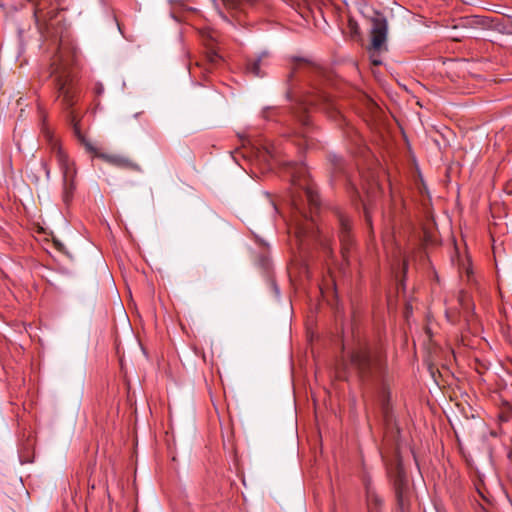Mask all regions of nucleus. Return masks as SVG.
<instances>
[{
	"instance_id": "f257e3e1",
	"label": "nucleus",
	"mask_w": 512,
	"mask_h": 512,
	"mask_svg": "<svg viewBox=\"0 0 512 512\" xmlns=\"http://www.w3.org/2000/svg\"><path fill=\"white\" fill-rule=\"evenodd\" d=\"M288 170L292 185L291 204L297 213L289 231L293 230L299 245L302 246L307 240L316 238L312 213L318 209L320 200L303 164L291 163Z\"/></svg>"
},
{
	"instance_id": "f03ea898",
	"label": "nucleus",
	"mask_w": 512,
	"mask_h": 512,
	"mask_svg": "<svg viewBox=\"0 0 512 512\" xmlns=\"http://www.w3.org/2000/svg\"><path fill=\"white\" fill-rule=\"evenodd\" d=\"M76 58L75 47L61 40L58 51L52 58L50 75L54 78L57 98L60 100L62 107L69 111V121L73 126L74 134L86 152L89 153L94 151L95 145L82 134L76 115L71 110L78 100V88L73 74Z\"/></svg>"
},
{
	"instance_id": "7ed1b4c3",
	"label": "nucleus",
	"mask_w": 512,
	"mask_h": 512,
	"mask_svg": "<svg viewBox=\"0 0 512 512\" xmlns=\"http://www.w3.org/2000/svg\"><path fill=\"white\" fill-rule=\"evenodd\" d=\"M343 366L344 373L351 368L363 381L382 378L387 370L386 351L378 342L360 341L351 350L349 363Z\"/></svg>"
},
{
	"instance_id": "20e7f679",
	"label": "nucleus",
	"mask_w": 512,
	"mask_h": 512,
	"mask_svg": "<svg viewBox=\"0 0 512 512\" xmlns=\"http://www.w3.org/2000/svg\"><path fill=\"white\" fill-rule=\"evenodd\" d=\"M311 109H319L326 113L328 117L337 121L344 119L341 111L338 109L330 95L320 88L312 87L311 90L297 104V107L294 111L295 117L303 127V130L300 132V136L302 137L303 142L307 148L312 145V139L308 135L310 117L307 114V112Z\"/></svg>"
},
{
	"instance_id": "39448f33",
	"label": "nucleus",
	"mask_w": 512,
	"mask_h": 512,
	"mask_svg": "<svg viewBox=\"0 0 512 512\" xmlns=\"http://www.w3.org/2000/svg\"><path fill=\"white\" fill-rule=\"evenodd\" d=\"M41 133L49 145L50 152L55 156L58 165L62 171L63 176V201L66 204H69L73 198V193L75 189L74 185V176L76 174V170L74 167V163L70 161L66 152L62 149L59 141L54 137L53 132L50 128L43 124L41 128Z\"/></svg>"
},
{
	"instance_id": "423d86ee",
	"label": "nucleus",
	"mask_w": 512,
	"mask_h": 512,
	"mask_svg": "<svg viewBox=\"0 0 512 512\" xmlns=\"http://www.w3.org/2000/svg\"><path fill=\"white\" fill-rule=\"evenodd\" d=\"M223 6L232 14L240 16L250 14L262 18L268 15L272 9V3L269 0H221Z\"/></svg>"
},
{
	"instance_id": "0eeeda50",
	"label": "nucleus",
	"mask_w": 512,
	"mask_h": 512,
	"mask_svg": "<svg viewBox=\"0 0 512 512\" xmlns=\"http://www.w3.org/2000/svg\"><path fill=\"white\" fill-rule=\"evenodd\" d=\"M337 217L339 223V240L341 243V253L343 259L348 264L349 253L354 244V238L351 232V222L350 219L343 213L339 212Z\"/></svg>"
},
{
	"instance_id": "6e6552de",
	"label": "nucleus",
	"mask_w": 512,
	"mask_h": 512,
	"mask_svg": "<svg viewBox=\"0 0 512 512\" xmlns=\"http://www.w3.org/2000/svg\"><path fill=\"white\" fill-rule=\"evenodd\" d=\"M387 33V20L384 17L373 18L371 27V49L381 51L383 48H386Z\"/></svg>"
},
{
	"instance_id": "1a4fd4ad",
	"label": "nucleus",
	"mask_w": 512,
	"mask_h": 512,
	"mask_svg": "<svg viewBox=\"0 0 512 512\" xmlns=\"http://www.w3.org/2000/svg\"><path fill=\"white\" fill-rule=\"evenodd\" d=\"M89 154H91L93 158L102 159L106 163L111 164L116 167H119V168H127V169H133V170L139 169L138 165L133 163L128 158L123 157L121 155H117V154L105 153L100 148H98L96 146H94V151H90Z\"/></svg>"
},
{
	"instance_id": "9d476101",
	"label": "nucleus",
	"mask_w": 512,
	"mask_h": 512,
	"mask_svg": "<svg viewBox=\"0 0 512 512\" xmlns=\"http://www.w3.org/2000/svg\"><path fill=\"white\" fill-rule=\"evenodd\" d=\"M56 8L46 9L45 2L40 1L35 5L34 18L38 29L43 33L48 31L51 21L57 16Z\"/></svg>"
},
{
	"instance_id": "9b49d317",
	"label": "nucleus",
	"mask_w": 512,
	"mask_h": 512,
	"mask_svg": "<svg viewBox=\"0 0 512 512\" xmlns=\"http://www.w3.org/2000/svg\"><path fill=\"white\" fill-rule=\"evenodd\" d=\"M366 500L368 512H383V500L370 483L366 484Z\"/></svg>"
},
{
	"instance_id": "f8f14e48",
	"label": "nucleus",
	"mask_w": 512,
	"mask_h": 512,
	"mask_svg": "<svg viewBox=\"0 0 512 512\" xmlns=\"http://www.w3.org/2000/svg\"><path fill=\"white\" fill-rule=\"evenodd\" d=\"M267 59V54L263 53L256 58H250L246 63V71L252 76L262 77L264 73L262 72V67L266 65L265 60Z\"/></svg>"
},
{
	"instance_id": "ddd939ff",
	"label": "nucleus",
	"mask_w": 512,
	"mask_h": 512,
	"mask_svg": "<svg viewBox=\"0 0 512 512\" xmlns=\"http://www.w3.org/2000/svg\"><path fill=\"white\" fill-rule=\"evenodd\" d=\"M394 486H395V494H396L397 501L400 506H403L405 498H406L408 486H407V482L404 479V477L402 476L401 472L398 473V476L395 480Z\"/></svg>"
},
{
	"instance_id": "4468645a",
	"label": "nucleus",
	"mask_w": 512,
	"mask_h": 512,
	"mask_svg": "<svg viewBox=\"0 0 512 512\" xmlns=\"http://www.w3.org/2000/svg\"><path fill=\"white\" fill-rule=\"evenodd\" d=\"M296 12L299 13L303 18H306L309 14V2L308 0H282Z\"/></svg>"
},
{
	"instance_id": "2eb2a0df",
	"label": "nucleus",
	"mask_w": 512,
	"mask_h": 512,
	"mask_svg": "<svg viewBox=\"0 0 512 512\" xmlns=\"http://www.w3.org/2000/svg\"><path fill=\"white\" fill-rule=\"evenodd\" d=\"M312 70H314V67L309 62H307L306 60H303V59H298L294 63L289 77L294 78L301 72L312 71Z\"/></svg>"
},
{
	"instance_id": "dca6fc26",
	"label": "nucleus",
	"mask_w": 512,
	"mask_h": 512,
	"mask_svg": "<svg viewBox=\"0 0 512 512\" xmlns=\"http://www.w3.org/2000/svg\"><path fill=\"white\" fill-rule=\"evenodd\" d=\"M206 57H207V61H208L209 65L211 67L218 65L222 60L221 56L213 49H211L207 52Z\"/></svg>"
},
{
	"instance_id": "f3484780",
	"label": "nucleus",
	"mask_w": 512,
	"mask_h": 512,
	"mask_svg": "<svg viewBox=\"0 0 512 512\" xmlns=\"http://www.w3.org/2000/svg\"><path fill=\"white\" fill-rule=\"evenodd\" d=\"M381 398H382V408L385 412L389 409V401H390V392L386 386L382 387L381 391Z\"/></svg>"
},
{
	"instance_id": "a211bd4d",
	"label": "nucleus",
	"mask_w": 512,
	"mask_h": 512,
	"mask_svg": "<svg viewBox=\"0 0 512 512\" xmlns=\"http://www.w3.org/2000/svg\"><path fill=\"white\" fill-rule=\"evenodd\" d=\"M363 209L365 215V221L367 225L372 226L371 215H370V201H363Z\"/></svg>"
},
{
	"instance_id": "6ab92c4d",
	"label": "nucleus",
	"mask_w": 512,
	"mask_h": 512,
	"mask_svg": "<svg viewBox=\"0 0 512 512\" xmlns=\"http://www.w3.org/2000/svg\"><path fill=\"white\" fill-rule=\"evenodd\" d=\"M41 166H42L43 170L45 171L46 177L49 178L50 177V168H49L47 162L42 161Z\"/></svg>"
},
{
	"instance_id": "aec40b11",
	"label": "nucleus",
	"mask_w": 512,
	"mask_h": 512,
	"mask_svg": "<svg viewBox=\"0 0 512 512\" xmlns=\"http://www.w3.org/2000/svg\"><path fill=\"white\" fill-rule=\"evenodd\" d=\"M104 92V87L102 84L100 83H97L96 86H95V93L97 95H101L102 93Z\"/></svg>"
},
{
	"instance_id": "412c9836",
	"label": "nucleus",
	"mask_w": 512,
	"mask_h": 512,
	"mask_svg": "<svg viewBox=\"0 0 512 512\" xmlns=\"http://www.w3.org/2000/svg\"><path fill=\"white\" fill-rule=\"evenodd\" d=\"M271 112H272V109H270V108L265 109L263 112L264 117L268 119L270 117Z\"/></svg>"
},
{
	"instance_id": "4be33fe9",
	"label": "nucleus",
	"mask_w": 512,
	"mask_h": 512,
	"mask_svg": "<svg viewBox=\"0 0 512 512\" xmlns=\"http://www.w3.org/2000/svg\"><path fill=\"white\" fill-rule=\"evenodd\" d=\"M507 410H508L509 414L506 416V420L510 417V414H512V406L507 405Z\"/></svg>"
},
{
	"instance_id": "5701e85b",
	"label": "nucleus",
	"mask_w": 512,
	"mask_h": 512,
	"mask_svg": "<svg viewBox=\"0 0 512 512\" xmlns=\"http://www.w3.org/2000/svg\"><path fill=\"white\" fill-rule=\"evenodd\" d=\"M372 63H373L374 65H379V64H381V61H379L378 59H373V60H372Z\"/></svg>"
},
{
	"instance_id": "b1692460",
	"label": "nucleus",
	"mask_w": 512,
	"mask_h": 512,
	"mask_svg": "<svg viewBox=\"0 0 512 512\" xmlns=\"http://www.w3.org/2000/svg\"><path fill=\"white\" fill-rule=\"evenodd\" d=\"M212 1L214 3L215 7H218V0H212Z\"/></svg>"
},
{
	"instance_id": "393cba45",
	"label": "nucleus",
	"mask_w": 512,
	"mask_h": 512,
	"mask_svg": "<svg viewBox=\"0 0 512 512\" xmlns=\"http://www.w3.org/2000/svg\"><path fill=\"white\" fill-rule=\"evenodd\" d=\"M219 13H220V15L223 17V19H225V20H227V21H228L227 17H226V16H224V15H223V13H222L221 11H220Z\"/></svg>"
}]
</instances>
